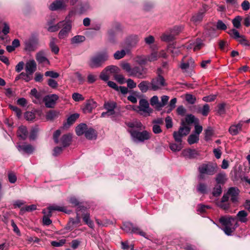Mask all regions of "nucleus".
<instances>
[{
  "instance_id": "nucleus-1",
  "label": "nucleus",
  "mask_w": 250,
  "mask_h": 250,
  "mask_svg": "<svg viewBox=\"0 0 250 250\" xmlns=\"http://www.w3.org/2000/svg\"><path fill=\"white\" fill-rule=\"evenodd\" d=\"M108 59L109 55L107 52H99L90 58L88 64L91 68L102 67Z\"/></svg>"
},
{
  "instance_id": "nucleus-2",
  "label": "nucleus",
  "mask_w": 250,
  "mask_h": 250,
  "mask_svg": "<svg viewBox=\"0 0 250 250\" xmlns=\"http://www.w3.org/2000/svg\"><path fill=\"white\" fill-rule=\"evenodd\" d=\"M217 170L218 166L216 163L208 162L202 164L198 168V178L200 180H203L205 178V175H213L217 172Z\"/></svg>"
},
{
  "instance_id": "nucleus-3",
  "label": "nucleus",
  "mask_w": 250,
  "mask_h": 250,
  "mask_svg": "<svg viewBox=\"0 0 250 250\" xmlns=\"http://www.w3.org/2000/svg\"><path fill=\"white\" fill-rule=\"evenodd\" d=\"M123 28L120 23L116 21H113L111 22L110 27L107 32V41L112 44H115L117 42L118 34L122 33Z\"/></svg>"
},
{
  "instance_id": "nucleus-4",
  "label": "nucleus",
  "mask_w": 250,
  "mask_h": 250,
  "mask_svg": "<svg viewBox=\"0 0 250 250\" xmlns=\"http://www.w3.org/2000/svg\"><path fill=\"white\" fill-rule=\"evenodd\" d=\"M39 40L38 34L33 33L28 39L24 42V49L27 51L32 52L36 50L39 45Z\"/></svg>"
},
{
  "instance_id": "nucleus-5",
  "label": "nucleus",
  "mask_w": 250,
  "mask_h": 250,
  "mask_svg": "<svg viewBox=\"0 0 250 250\" xmlns=\"http://www.w3.org/2000/svg\"><path fill=\"white\" fill-rule=\"evenodd\" d=\"M121 229L126 233L137 234L147 239H149L148 236L146 232H144L139 227L134 226L133 224L130 222H124L123 226L121 227Z\"/></svg>"
},
{
  "instance_id": "nucleus-6",
  "label": "nucleus",
  "mask_w": 250,
  "mask_h": 250,
  "mask_svg": "<svg viewBox=\"0 0 250 250\" xmlns=\"http://www.w3.org/2000/svg\"><path fill=\"white\" fill-rule=\"evenodd\" d=\"M132 139L134 142H144L151 138V134L147 130L139 131L134 129L128 130Z\"/></svg>"
},
{
  "instance_id": "nucleus-7",
  "label": "nucleus",
  "mask_w": 250,
  "mask_h": 250,
  "mask_svg": "<svg viewBox=\"0 0 250 250\" xmlns=\"http://www.w3.org/2000/svg\"><path fill=\"white\" fill-rule=\"evenodd\" d=\"M181 125V126L179 127L178 131H174L173 133L174 140L180 144L182 143V137L187 136L190 131V127L185 125L184 120H182Z\"/></svg>"
},
{
  "instance_id": "nucleus-8",
  "label": "nucleus",
  "mask_w": 250,
  "mask_h": 250,
  "mask_svg": "<svg viewBox=\"0 0 250 250\" xmlns=\"http://www.w3.org/2000/svg\"><path fill=\"white\" fill-rule=\"evenodd\" d=\"M137 108L138 112L145 117L149 116L153 112V109L150 107L148 101L145 99H142L139 101V105Z\"/></svg>"
},
{
  "instance_id": "nucleus-9",
  "label": "nucleus",
  "mask_w": 250,
  "mask_h": 250,
  "mask_svg": "<svg viewBox=\"0 0 250 250\" xmlns=\"http://www.w3.org/2000/svg\"><path fill=\"white\" fill-rule=\"evenodd\" d=\"M147 73V68L145 66H135L132 67L131 73L128 74V76L145 79L146 78Z\"/></svg>"
},
{
  "instance_id": "nucleus-10",
  "label": "nucleus",
  "mask_w": 250,
  "mask_h": 250,
  "mask_svg": "<svg viewBox=\"0 0 250 250\" xmlns=\"http://www.w3.org/2000/svg\"><path fill=\"white\" fill-rule=\"evenodd\" d=\"M151 89L153 91H157L161 88L162 87L166 86L167 83L163 76L159 74L156 77L153 78L151 81Z\"/></svg>"
},
{
  "instance_id": "nucleus-11",
  "label": "nucleus",
  "mask_w": 250,
  "mask_h": 250,
  "mask_svg": "<svg viewBox=\"0 0 250 250\" xmlns=\"http://www.w3.org/2000/svg\"><path fill=\"white\" fill-rule=\"evenodd\" d=\"M208 9V6L206 4H203L202 8L200 9L199 12L192 16L191 21L196 24L200 23Z\"/></svg>"
},
{
  "instance_id": "nucleus-12",
  "label": "nucleus",
  "mask_w": 250,
  "mask_h": 250,
  "mask_svg": "<svg viewBox=\"0 0 250 250\" xmlns=\"http://www.w3.org/2000/svg\"><path fill=\"white\" fill-rule=\"evenodd\" d=\"M63 23L62 26V29L61 30L58 34V37L60 39L66 38L68 36L69 33L70 32L72 25L70 21H62Z\"/></svg>"
},
{
  "instance_id": "nucleus-13",
  "label": "nucleus",
  "mask_w": 250,
  "mask_h": 250,
  "mask_svg": "<svg viewBox=\"0 0 250 250\" xmlns=\"http://www.w3.org/2000/svg\"><path fill=\"white\" fill-rule=\"evenodd\" d=\"M219 221L223 226H230L235 229L238 226L236 218L232 216L228 218L222 216L219 218Z\"/></svg>"
},
{
  "instance_id": "nucleus-14",
  "label": "nucleus",
  "mask_w": 250,
  "mask_h": 250,
  "mask_svg": "<svg viewBox=\"0 0 250 250\" xmlns=\"http://www.w3.org/2000/svg\"><path fill=\"white\" fill-rule=\"evenodd\" d=\"M139 41L137 35H131L127 37L125 41V47L129 50L136 46Z\"/></svg>"
},
{
  "instance_id": "nucleus-15",
  "label": "nucleus",
  "mask_w": 250,
  "mask_h": 250,
  "mask_svg": "<svg viewBox=\"0 0 250 250\" xmlns=\"http://www.w3.org/2000/svg\"><path fill=\"white\" fill-rule=\"evenodd\" d=\"M58 99L59 97L57 95L50 94L45 96L43 101L44 102L45 105L46 107L53 108Z\"/></svg>"
},
{
  "instance_id": "nucleus-16",
  "label": "nucleus",
  "mask_w": 250,
  "mask_h": 250,
  "mask_svg": "<svg viewBox=\"0 0 250 250\" xmlns=\"http://www.w3.org/2000/svg\"><path fill=\"white\" fill-rule=\"evenodd\" d=\"M229 196H230V201L233 203L238 202V196L240 193L239 189L236 187H230L227 191Z\"/></svg>"
},
{
  "instance_id": "nucleus-17",
  "label": "nucleus",
  "mask_w": 250,
  "mask_h": 250,
  "mask_svg": "<svg viewBox=\"0 0 250 250\" xmlns=\"http://www.w3.org/2000/svg\"><path fill=\"white\" fill-rule=\"evenodd\" d=\"M66 5L63 0H56L49 6V9L51 11H56L59 9L64 8Z\"/></svg>"
},
{
  "instance_id": "nucleus-18",
  "label": "nucleus",
  "mask_w": 250,
  "mask_h": 250,
  "mask_svg": "<svg viewBox=\"0 0 250 250\" xmlns=\"http://www.w3.org/2000/svg\"><path fill=\"white\" fill-rule=\"evenodd\" d=\"M97 106V103L93 99L87 100L83 108V112L85 113H90L92 110Z\"/></svg>"
},
{
  "instance_id": "nucleus-19",
  "label": "nucleus",
  "mask_w": 250,
  "mask_h": 250,
  "mask_svg": "<svg viewBox=\"0 0 250 250\" xmlns=\"http://www.w3.org/2000/svg\"><path fill=\"white\" fill-rule=\"evenodd\" d=\"M17 133L18 136L22 140H25L28 135L27 127L23 125H21L18 128Z\"/></svg>"
},
{
  "instance_id": "nucleus-20",
  "label": "nucleus",
  "mask_w": 250,
  "mask_h": 250,
  "mask_svg": "<svg viewBox=\"0 0 250 250\" xmlns=\"http://www.w3.org/2000/svg\"><path fill=\"white\" fill-rule=\"evenodd\" d=\"M36 69L37 64L34 60H31L26 63L25 70L27 73H29V74H33Z\"/></svg>"
},
{
  "instance_id": "nucleus-21",
  "label": "nucleus",
  "mask_w": 250,
  "mask_h": 250,
  "mask_svg": "<svg viewBox=\"0 0 250 250\" xmlns=\"http://www.w3.org/2000/svg\"><path fill=\"white\" fill-rule=\"evenodd\" d=\"M138 87L142 93H146L148 90H151V82L148 81H143L138 85Z\"/></svg>"
},
{
  "instance_id": "nucleus-22",
  "label": "nucleus",
  "mask_w": 250,
  "mask_h": 250,
  "mask_svg": "<svg viewBox=\"0 0 250 250\" xmlns=\"http://www.w3.org/2000/svg\"><path fill=\"white\" fill-rule=\"evenodd\" d=\"M84 136L87 139L92 140L97 138V131L92 127H88L85 131Z\"/></svg>"
},
{
  "instance_id": "nucleus-23",
  "label": "nucleus",
  "mask_w": 250,
  "mask_h": 250,
  "mask_svg": "<svg viewBox=\"0 0 250 250\" xmlns=\"http://www.w3.org/2000/svg\"><path fill=\"white\" fill-rule=\"evenodd\" d=\"M79 114L78 113H74L71 114L67 119V122L63 124V128H68L70 125H73L76 120L79 117Z\"/></svg>"
},
{
  "instance_id": "nucleus-24",
  "label": "nucleus",
  "mask_w": 250,
  "mask_h": 250,
  "mask_svg": "<svg viewBox=\"0 0 250 250\" xmlns=\"http://www.w3.org/2000/svg\"><path fill=\"white\" fill-rule=\"evenodd\" d=\"M72 141V135L70 133L63 135L61 138V142L63 147L68 146Z\"/></svg>"
},
{
  "instance_id": "nucleus-25",
  "label": "nucleus",
  "mask_w": 250,
  "mask_h": 250,
  "mask_svg": "<svg viewBox=\"0 0 250 250\" xmlns=\"http://www.w3.org/2000/svg\"><path fill=\"white\" fill-rule=\"evenodd\" d=\"M184 121L185 123V125H190L192 124H198L199 121L198 118L191 114H187Z\"/></svg>"
},
{
  "instance_id": "nucleus-26",
  "label": "nucleus",
  "mask_w": 250,
  "mask_h": 250,
  "mask_svg": "<svg viewBox=\"0 0 250 250\" xmlns=\"http://www.w3.org/2000/svg\"><path fill=\"white\" fill-rule=\"evenodd\" d=\"M81 222V218L77 213L76 218H70L69 221L67 223L66 229L72 230L73 229L72 226L79 225Z\"/></svg>"
},
{
  "instance_id": "nucleus-27",
  "label": "nucleus",
  "mask_w": 250,
  "mask_h": 250,
  "mask_svg": "<svg viewBox=\"0 0 250 250\" xmlns=\"http://www.w3.org/2000/svg\"><path fill=\"white\" fill-rule=\"evenodd\" d=\"M185 156L188 157L189 159H194L199 155L198 151L195 149L188 148L185 150L183 152Z\"/></svg>"
},
{
  "instance_id": "nucleus-28",
  "label": "nucleus",
  "mask_w": 250,
  "mask_h": 250,
  "mask_svg": "<svg viewBox=\"0 0 250 250\" xmlns=\"http://www.w3.org/2000/svg\"><path fill=\"white\" fill-rule=\"evenodd\" d=\"M227 180V175L225 173H219L217 174L215 177L216 184H219L221 186H223Z\"/></svg>"
},
{
  "instance_id": "nucleus-29",
  "label": "nucleus",
  "mask_w": 250,
  "mask_h": 250,
  "mask_svg": "<svg viewBox=\"0 0 250 250\" xmlns=\"http://www.w3.org/2000/svg\"><path fill=\"white\" fill-rule=\"evenodd\" d=\"M88 126L86 124L81 123L79 124L75 129L76 134L79 136L84 134Z\"/></svg>"
},
{
  "instance_id": "nucleus-30",
  "label": "nucleus",
  "mask_w": 250,
  "mask_h": 250,
  "mask_svg": "<svg viewBox=\"0 0 250 250\" xmlns=\"http://www.w3.org/2000/svg\"><path fill=\"white\" fill-rule=\"evenodd\" d=\"M56 38H52L49 44L51 51L55 54H58L60 50L59 47L56 44Z\"/></svg>"
},
{
  "instance_id": "nucleus-31",
  "label": "nucleus",
  "mask_w": 250,
  "mask_h": 250,
  "mask_svg": "<svg viewBox=\"0 0 250 250\" xmlns=\"http://www.w3.org/2000/svg\"><path fill=\"white\" fill-rule=\"evenodd\" d=\"M210 111V106L208 104H205L202 107L198 105L197 112L201 113L204 116H207Z\"/></svg>"
},
{
  "instance_id": "nucleus-32",
  "label": "nucleus",
  "mask_w": 250,
  "mask_h": 250,
  "mask_svg": "<svg viewBox=\"0 0 250 250\" xmlns=\"http://www.w3.org/2000/svg\"><path fill=\"white\" fill-rule=\"evenodd\" d=\"M248 214L247 212L244 210L239 211L237 214V217L239 221L242 223H246L248 221L247 216Z\"/></svg>"
},
{
  "instance_id": "nucleus-33",
  "label": "nucleus",
  "mask_w": 250,
  "mask_h": 250,
  "mask_svg": "<svg viewBox=\"0 0 250 250\" xmlns=\"http://www.w3.org/2000/svg\"><path fill=\"white\" fill-rule=\"evenodd\" d=\"M18 149L19 151L23 150L28 154H31L34 150L33 147L31 145H19L18 146Z\"/></svg>"
},
{
  "instance_id": "nucleus-34",
  "label": "nucleus",
  "mask_w": 250,
  "mask_h": 250,
  "mask_svg": "<svg viewBox=\"0 0 250 250\" xmlns=\"http://www.w3.org/2000/svg\"><path fill=\"white\" fill-rule=\"evenodd\" d=\"M82 218L84 223L88 226V227L91 229H93L94 227L93 222L90 219L89 213H84L82 215Z\"/></svg>"
},
{
  "instance_id": "nucleus-35",
  "label": "nucleus",
  "mask_w": 250,
  "mask_h": 250,
  "mask_svg": "<svg viewBox=\"0 0 250 250\" xmlns=\"http://www.w3.org/2000/svg\"><path fill=\"white\" fill-rule=\"evenodd\" d=\"M150 104L151 106H154L156 110L158 111L160 110V107L159 106L160 102L159 101L158 96H153L152 97H151L150 100Z\"/></svg>"
},
{
  "instance_id": "nucleus-36",
  "label": "nucleus",
  "mask_w": 250,
  "mask_h": 250,
  "mask_svg": "<svg viewBox=\"0 0 250 250\" xmlns=\"http://www.w3.org/2000/svg\"><path fill=\"white\" fill-rule=\"evenodd\" d=\"M85 40V37L82 35H76L71 39V44H77L83 42Z\"/></svg>"
},
{
  "instance_id": "nucleus-37",
  "label": "nucleus",
  "mask_w": 250,
  "mask_h": 250,
  "mask_svg": "<svg viewBox=\"0 0 250 250\" xmlns=\"http://www.w3.org/2000/svg\"><path fill=\"white\" fill-rule=\"evenodd\" d=\"M104 107L107 111H112V109H115L116 108L117 104L113 101L105 102Z\"/></svg>"
},
{
  "instance_id": "nucleus-38",
  "label": "nucleus",
  "mask_w": 250,
  "mask_h": 250,
  "mask_svg": "<svg viewBox=\"0 0 250 250\" xmlns=\"http://www.w3.org/2000/svg\"><path fill=\"white\" fill-rule=\"evenodd\" d=\"M105 70H106L108 73L114 74L116 75L120 72V69L116 65H109L105 68Z\"/></svg>"
},
{
  "instance_id": "nucleus-39",
  "label": "nucleus",
  "mask_w": 250,
  "mask_h": 250,
  "mask_svg": "<svg viewBox=\"0 0 250 250\" xmlns=\"http://www.w3.org/2000/svg\"><path fill=\"white\" fill-rule=\"evenodd\" d=\"M36 59L39 63H43L45 62H49L48 60L44 56L43 52L40 51L36 55Z\"/></svg>"
},
{
  "instance_id": "nucleus-40",
  "label": "nucleus",
  "mask_w": 250,
  "mask_h": 250,
  "mask_svg": "<svg viewBox=\"0 0 250 250\" xmlns=\"http://www.w3.org/2000/svg\"><path fill=\"white\" fill-rule=\"evenodd\" d=\"M230 36L234 40L238 41L243 35H240L239 32L235 29H232L228 32Z\"/></svg>"
},
{
  "instance_id": "nucleus-41",
  "label": "nucleus",
  "mask_w": 250,
  "mask_h": 250,
  "mask_svg": "<svg viewBox=\"0 0 250 250\" xmlns=\"http://www.w3.org/2000/svg\"><path fill=\"white\" fill-rule=\"evenodd\" d=\"M39 131V129L37 126L32 127L29 133V139L30 140H35L37 137Z\"/></svg>"
},
{
  "instance_id": "nucleus-42",
  "label": "nucleus",
  "mask_w": 250,
  "mask_h": 250,
  "mask_svg": "<svg viewBox=\"0 0 250 250\" xmlns=\"http://www.w3.org/2000/svg\"><path fill=\"white\" fill-rule=\"evenodd\" d=\"M135 59L136 62L139 64V66H144L148 61L147 57L143 56H137Z\"/></svg>"
},
{
  "instance_id": "nucleus-43",
  "label": "nucleus",
  "mask_w": 250,
  "mask_h": 250,
  "mask_svg": "<svg viewBox=\"0 0 250 250\" xmlns=\"http://www.w3.org/2000/svg\"><path fill=\"white\" fill-rule=\"evenodd\" d=\"M193 50L194 51H196L200 50L202 47L204 46V43L201 39L197 38L196 41L193 43Z\"/></svg>"
},
{
  "instance_id": "nucleus-44",
  "label": "nucleus",
  "mask_w": 250,
  "mask_h": 250,
  "mask_svg": "<svg viewBox=\"0 0 250 250\" xmlns=\"http://www.w3.org/2000/svg\"><path fill=\"white\" fill-rule=\"evenodd\" d=\"M37 209V206L35 205H31L29 206H26L25 207H22L20 210V214H23L25 211H32Z\"/></svg>"
},
{
  "instance_id": "nucleus-45",
  "label": "nucleus",
  "mask_w": 250,
  "mask_h": 250,
  "mask_svg": "<svg viewBox=\"0 0 250 250\" xmlns=\"http://www.w3.org/2000/svg\"><path fill=\"white\" fill-rule=\"evenodd\" d=\"M222 192V188L221 185L216 184L213 189L212 195L213 196L217 197L219 196Z\"/></svg>"
},
{
  "instance_id": "nucleus-46",
  "label": "nucleus",
  "mask_w": 250,
  "mask_h": 250,
  "mask_svg": "<svg viewBox=\"0 0 250 250\" xmlns=\"http://www.w3.org/2000/svg\"><path fill=\"white\" fill-rule=\"evenodd\" d=\"M199 140V136L195 134H190L188 138V142L190 145L198 143Z\"/></svg>"
},
{
  "instance_id": "nucleus-47",
  "label": "nucleus",
  "mask_w": 250,
  "mask_h": 250,
  "mask_svg": "<svg viewBox=\"0 0 250 250\" xmlns=\"http://www.w3.org/2000/svg\"><path fill=\"white\" fill-rule=\"evenodd\" d=\"M205 140L206 141L209 140L213 135V130L211 127H208L205 130Z\"/></svg>"
},
{
  "instance_id": "nucleus-48",
  "label": "nucleus",
  "mask_w": 250,
  "mask_h": 250,
  "mask_svg": "<svg viewBox=\"0 0 250 250\" xmlns=\"http://www.w3.org/2000/svg\"><path fill=\"white\" fill-rule=\"evenodd\" d=\"M58 116V113L55 110H50L46 114V119L47 120H53Z\"/></svg>"
},
{
  "instance_id": "nucleus-49",
  "label": "nucleus",
  "mask_w": 250,
  "mask_h": 250,
  "mask_svg": "<svg viewBox=\"0 0 250 250\" xmlns=\"http://www.w3.org/2000/svg\"><path fill=\"white\" fill-rule=\"evenodd\" d=\"M62 23H63V21H60L56 25L50 26L47 28V30L50 32H55L62 27Z\"/></svg>"
},
{
  "instance_id": "nucleus-50",
  "label": "nucleus",
  "mask_w": 250,
  "mask_h": 250,
  "mask_svg": "<svg viewBox=\"0 0 250 250\" xmlns=\"http://www.w3.org/2000/svg\"><path fill=\"white\" fill-rule=\"evenodd\" d=\"M48 209L50 210H53V211L57 210V211L66 212V209L65 207H61V206H59L57 205L50 206L48 208Z\"/></svg>"
},
{
  "instance_id": "nucleus-51",
  "label": "nucleus",
  "mask_w": 250,
  "mask_h": 250,
  "mask_svg": "<svg viewBox=\"0 0 250 250\" xmlns=\"http://www.w3.org/2000/svg\"><path fill=\"white\" fill-rule=\"evenodd\" d=\"M126 55V52L125 50L123 49L120 51H117L114 54V58L115 60H120L124 58Z\"/></svg>"
},
{
  "instance_id": "nucleus-52",
  "label": "nucleus",
  "mask_w": 250,
  "mask_h": 250,
  "mask_svg": "<svg viewBox=\"0 0 250 250\" xmlns=\"http://www.w3.org/2000/svg\"><path fill=\"white\" fill-rule=\"evenodd\" d=\"M121 248L123 250H128L130 249V250H134L133 245H129V242L127 241L121 242Z\"/></svg>"
},
{
  "instance_id": "nucleus-53",
  "label": "nucleus",
  "mask_w": 250,
  "mask_h": 250,
  "mask_svg": "<svg viewBox=\"0 0 250 250\" xmlns=\"http://www.w3.org/2000/svg\"><path fill=\"white\" fill-rule=\"evenodd\" d=\"M242 19V17L240 16H237L233 19L232 22L234 27L236 28H239L241 26V21Z\"/></svg>"
},
{
  "instance_id": "nucleus-54",
  "label": "nucleus",
  "mask_w": 250,
  "mask_h": 250,
  "mask_svg": "<svg viewBox=\"0 0 250 250\" xmlns=\"http://www.w3.org/2000/svg\"><path fill=\"white\" fill-rule=\"evenodd\" d=\"M69 203L72 205V207H77L82 204L79 200L75 196L70 197L69 199Z\"/></svg>"
},
{
  "instance_id": "nucleus-55",
  "label": "nucleus",
  "mask_w": 250,
  "mask_h": 250,
  "mask_svg": "<svg viewBox=\"0 0 250 250\" xmlns=\"http://www.w3.org/2000/svg\"><path fill=\"white\" fill-rule=\"evenodd\" d=\"M161 39L165 42H171L175 39V36L174 35L171 33L169 35H163L161 37Z\"/></svg>"
},
{
  "instance_id": "nucleus-56",
  "label": "nucleus",
  "mask_w": 250,
  "mask_h": 250,
  "mask_svg": "<svg viewBox=\"0 0 250 250\" xmlns=\"http://www.w3.org/2000/svg\"><path fill=\"white\" fill-rule=\"evenodd\" d=\"M176 144H171L169 145L170 149L173 151H179L183 147L181 143Z\"/></svg>"
},
{
  "instance_id": "nucleus-57",
  "label": "nucleus",
  "mask_w": 250,
  "mask_h": 250,
  "mask_svg": "<svg viewBox=\"0 0 250 250\" xmlns=\"http://www.w3.org/2000/svg\"><path fill=\"white\" fill-rule=\"evenodd\" d=\"M66 243L65 239H61L59 241H52L51 242V245L54 247H60L62 246Z\"/></svg>"
},
{
  "instance_id": "nucleus-58",
  "label": "nucleus",
  "mask_w": 250,
  "mask_h": 250,
  "mask_svg": "<svg viewBox=\"0 0 250 250\" xmlns=\"http://www.w3.org/2000/svg\"><path fill=\"white\" fill-rule=\"evenodd\" d=\"M207 188V185L205 184L201 183L199 184L197 188V191L202 194L206 193Z\"/></svg>"
},
{
  "instance_id": "nucleus-59",
  "label": "nucleus",
  "mask_w": 250,
  "mask_h": 250,
  "mask_svg": "<svg viewBox=\"0 0 250 250\" xmlns=\"http://www.w3.org/2000/svg\"><path fill=\"white\" fill-rule=\"evenodd\" d=\"M32 74H29V73L21 72L20 74V77H21V79L24 80L26 82H29L32 79Z\"/></svg>"
},
{
  "instance_id": "nucleus-60",
  "label": "nucleus",
  "mask_w": 250,
  "mask_h": 250,
  "mask_svg": "<svg viewBox=\"0 0 250 250\" xmlns=\"http://www.w3.org/2000/svg\"><path fill=\"white\" fill-rule=\"evenodd\" d=\"M168 100L169 97L168 96L163 95L161 97V102H160V104H159V106L160 107V110L167 104Z\"/></svg>"
},
{
  "instance_id": "nucleus-61",
  "label": "nucleus",
  "mask_w": 250,
  "mask_h": 250,
  "mask_svg": "<svg viewBox=\"0 0 250 250\" xmlns=\"http://www.w3.org/2000/svg\"><path fill=\"white\" fill-rule=\"evenodd\" d=\"M185 99L186 101L190 104H194L196 100L195 97L190 94H186Z\"/></svg>"
},
{
  "instance_id": "nucleus-62",
  "label": "nucleus",
  "mask_w": 250,
  "mask_h": 250,
  "mask_svg": "<svg viewBox=\"0 0 250 250\" xmlns=\"http://www.w3.org/2000/svg\"><path fill=\"white\" fill-rule=\"evenodd\" d=\"M9 108L12 110V111H14L15 113L16 114L18 118H20L21 115V110L18 107L16 106L13 105L11 104H10L9 105Z\"/></svg>"
},
{
  "instance_id": "nucleus-63",
  "label": "nucleus",
  "mask_w": 250,
  "mask_h": 250,
  "mask_svg": "<svg viewBox=\"0 0 250 250\" xmlns=\"http://www.w3.org/2000/svg\"><path fill=\"white\" fill-rule=\"evenodd\" d=\"M89 5L87 3L80 4L79 13L80 14L84 13L89 9Z\"/></svg>"
},
{
  "instance_id": "nucleus-64",
  "label": "nucleus",
  "mask_w": 250,
  "mask_h": 250,
  "mask_svg": "<svg viewBox=\"0 0 250 250\" xmlns=\"http://www.w3.org/2000/svg\"><path fill=\"white\" fill-rule=\"evenodd\" d=\"M100 78L104 82H106L108 80L109 76L108 72L105 70V68L101 72Z\"/></svg>"
}]
</instances>
